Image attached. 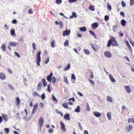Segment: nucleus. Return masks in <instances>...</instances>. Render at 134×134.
I'll use <instances>...</instances> for the list:
<instances>
[{
	"instance_id": "f257e3e1",
	"label": "nucleus",
	"mask_w": 134,
	"mask_h": 134,
	"mask_svg": "<svg viewBox=\"0 0 134 134\" xmlns=\"http://www.w3.org/2000/svg\"><path fill=\"white\" fill-rule=\"evenodd\" d=\"M112 45L114 47L118 46V45L115 38L113 36L111 37V38L108 41L107 46L109 47Z\"/></svg>"
},
{
	"instance_id": "f03ea898",
	"label": "nucleus",
	"mask_w": 134,
	"mask_h": 134,
	"mask_svg": "<svg viewBox=\"0 0 134 134\" xmlns=\"http://www.w3.org/2000/svg\"><path fill=\"white\" fill-rule=\"evenodd\" d=\"M53 74V73L51 72L47 77V79L49 83H51V82L54 83L55 82L56 79L54 76L52 77Z\"/></svg>"
},
{
	"instance_id": "7ed1b4c3",
	"label": "nucleus",
	"mask_w": 134,
	"mask_h": 134,
	"mask_svg": "<svg viewBox=\"0 0 134 134\" xmlns=\"http://www.w3.org/2000/svg\"><path fill=\"white\" fill-rule=\"evenodd\" d=\"M41 51H40L37 55L36 62L37 65L38 66L40 65V62L41 61Z\"/></svg>"
},
{
	"instance_id": "20e7f679",
	"label": "nucleus",
	"mask_w": 134,
	"mask_h": 134,
	"mask_svg": "<svg viewBox=\"0 0 134 134\" xmlns=\"http://www.w3.org/2000/svg\"><path fill=\"white\" fill-rule=\"evenodd\" d=\"M24 111L25 113L24 112L22 111L21 112V114H20V116L21 117L20 118H26L27 115V111L26 109H24Z\"/></svg>"
},
{
	"instance_id": "39448f33",
	"label": "nucleus",
	"mask_w": 134,
	"mask_h": 134,
	"mask_svg": "<svg viewBox=\"0 0 134 134\" xmlns=\"http://www.w3.org/2000/svg\"><path fill=\"white\" fill-rule=\"evenodd\" d=\"M67 28H66L65 29V30L63 31V35L64 36H65L66 35H69L70 34V30H67Z\"/></svg>"
},
{
	"instance_id": "423d86ee",
	"label": "nucleus",
	"mask_w": 134,
	"mask_h": 134,
	"mask_svg": "<svg viewBox=\"0 0 134 134\" xmlns=\"http://www.w3.org/2000/svg\"><path fill=\"white\" fill-rule=\"evenodd\" d=\"M38 123L40 127H42L43 125V120L42 118H40L38 120Z\"/></svg>"
},
{
	"instance_id": "0eeeda50",
	"label": "nucleus",
	"mask_w": 134,
	"mask_h": 134,
	"mask_svg": "<svg viewBox=\"0 0 134 134\" xmlns=\"http://www.w3.org/2000/svg\"><path fill=\"white\" fill-rule=\"evenodd\" d=\"M38 104L37 103L35 104L33 108L32 111V114H34L37 109Z\"/></svg>"
},
{
	"instance_id": "6e6552de",
	"label": "nucleus",
	"mask_w": 134,
	"mask_h": 134,
	"mask_svg": "<svg viewBox=\"0 0 134 134\" xmlns=\"http://www.w3.org/2000/svg\"><path fill=\"white\" fill-rule=\"evenodd\" d=\"M104 55L108 58H110L111 57V53L109 52L105 51L104 53Z\"/></svg>"
},
{
	"instance_id": "1a4fd4ad",
	"label": "nucleus",
	"mask_w": 134,
	"mask_h": 134,
	"mask_svg": "<svg viewBox=\"0 0 134 134\" xmlns=\"http://www.w3.org/2000/svg\"><path fill=\"white\" fill-rule=\"evenodd\" d=\"M60 124L61 125L60 129L63 131H66V129L65 128V124L62 122H60Z\"/></svg>"
},
{
	"instance_id": "9d476101",
	"label": "nucleus",
	"mask_w": 134,
	"mask_h": 134,
	"mask_svg": "<svg viewBox=\"0 0 134 134\" xmlns=\"http://www.w3.org/2000/svg\"><path fill=\"white\" fill-rule=\"evenodd\" d=\"M6 76L5 74L3 72L0 73V79L2 80H4L6 78Z\"/></svg>"
},
{
	"instance_id": "9b49d317",
	"label": "nucleus",
	"mask_w": 134,
	"mask_h": 134,
	"mask_svg": "<svg viewBox=\"0 0 134 134\" xmlns=\"http://www.w3.org/2000/svg\"><path fill=\"white\" fill-rule=\"evenodd\" d=\"M15 102L16 103V105L17 106H18L19 104L20 103V100L18 97H17L15 98Z\"/></svg>"
},
{
	"instance_id": "f8f14e48",
	"label": "nucleus",
	"mask_w": 134,
	"mask_h": 134,
	"mask_svg": "<svg viewBox=\"0 0 134 134\" xmlns=\"http://www.w3.org/2000/svg\"><path fill=\"white\" fill-rule=\"evenodd\" d=\"M126 44L127 46V47L128 48L130 51L131 52H132V49L130 45L129 44V42L127 41H126Z\"/></svg>"
},
{
	"instance_id": "ddd939ff",
	"label": "nucleus",
	"mask_w": 134,
	"mask_h": 134,
	"mask_svg": "<svg viewBox=\"0 0 134 134\" xmlns=\"http://www.w3.org/2000/svg\"><path fill=\"white\" fill-rule=\"evenodd\" d=\"M98 26V22H96L93 23L91 26L92 27L93 29H95Z\"/></svg>"
},
{
	"instance_id": "4468645a",
	"label": "nucleus",
	"mask_w": 134,
	"mask_h": 134,
	"mask_svg": "<svg viewBox=\"0 0 134 134\" xmlns=\"http://www.w3.org/2000/svg\"><path fill=\"white\" fill-rule=\"evenodd\" d=\"M64 119L67 120H70L69 114L67 113L64 116Z\"/></svg>"
},
{
	"instance_id": "2eb2a0df",
	"label": "nucleus",
	"mask_w": 134,
	"mask_h": 134,
	"mask_svg": "<svg viewBox=\"0 0 134 134\" xmlns=\"http://www.w3.org/2000/svg\"><path fill=\"white\" fill-rule=\"evenodd\" d=\"M18 44V43L14 42H10L9 43V44L10 46H15Z\"/></svg>"
},
{
	"instance_id": "dca6fc26",
	"label": "nucleus",
	"mask_w": 134,
	"mask_h": 134,
	"mask_svg": "<svg viewBox=\"0 0 134 134\" xmlns=\"http://www.w3.org/2000/svg\"><path fill=\"white\" fill-rule=\"evenodd\" d=\"M2 116L5 121L7 122L8 119V116L5 114H2Z\"/></svg>"
},
{
	"instance_id": "f3484780",
	"label": "nucleus",
	"mask_w": 134,
	"mask_h": 134,
	"mask_svg": "<svg viewBox=\"0 0 134 134\" xmlns=\"http://www.w3.org/2000/svg\"><path fill=\"white\" fill-rule=\"evenodd\" d=\"M89 9L92 11H94L95 10L94 6L93 5H90L89 7Z\"/></svg>"
},
{
	"instance_id": "a211bd4d",
	"label": "nucleus",
	"mask_w": 134,
	"mask_h": 134,
	"mask_svg": "<svg viewBox=\"0 0 134 134\" xmlns=\"http://www.w3.org/2000/svg\"><path fill=\"white\" fill-rule=\"evenodd\" d=\"M109 77L111 80V81L112 82H115V79L113 77L112 75L110 74L109 75Z\"/></svg>"
},
{
	"instance_id": "6ab92c4d",
	"label": "nucleus",
	"mask_w": 134,
	"mask_h": 134,
	"mask_svg": "<svg viewBox=\"0 0 134 134\" xmlns=\"http://www.w3.org/2000/svg\"><path fill=\"white\" fill-rule=\"evenodd\" d=\"M62 105L63 107L66 109H67L68 108V105L67 103H63L62 104Z\"/></svg>"
},
{
	"instance_id": "aec40b11",
	"label": "nucleus",
	"mask_w": 134,
	"mask_h": 134,
	"mask_svg": "<svg viewBox=\"0 0 134 134\" xmlns=\"http://www.w3.org/2000/svg\"><path fill=\"white\" fill-rule=\"evenodd\" d=\"M93 114L95 116L97 117H99L101 115L98 112H94L93 113Z\"/></svg>"
},
{
	"instance_id": "412c9836",
	"label": "nucleus",
	"mask_w": 134,
	"mask_h": 134,
	"mask_svg": "<svg viewBox=\"0 0 134 134\" xmlns=\"http://www.w3.org/2000/svg\"><path fill=\"white\" fill-rule=\"evenodd\" d=\"M10 34L12 36L15 35L16 36V34L15 33V30L14 29H11L10 31Z\"/></svg>"
},
{
	"instance_id": "4be33fe9",
	"label": "nucleus",
	"mask_w": 134,
	"mask_h": 134,
	"mask_svg": "<svg viewBox=\"0 0 134 134\" xmlns=\"http://www.w3.org/2000/svg\"><path fill=\"white\" fill-rule=\"evenodd\" d=\"M74 111L76 112H79L80 111V107L79 106H78L75 109Z\"/></svg>"
},
{
	"instance_id": "5701e85b",
	"label": "nucleus",
	"mask_w": 134,
	"mask_h": 134,
	"mask_svg": "<svg viewBox=\"0 0 134 134\" xmlns=\"http://www.w3.org/2000/svg\"><path fill=\"white\" fill-rule=\"evenodd\" d=\"M126 89L127 93H130L131 92V90L129 86H127L125 87Z\"/></svg>"
},
{
	"instance_id": "b1692460",
	"label": "nucleus",
	"mask_w": 134,
	"mask_h": 134,
	"mask_svg": "<svg viewBox=\"0 0 134 134\" xmlns=\"http://www.w3.org/2000/svg\"><path fill=\"white\" fill-rule=\"evenodd\" d=\"M84 52L85 54L87 55H89L90 54V52L88 49H84Z\"/></svg>"
},
{
	"instance_id": "393cba45",
	"label": "nucleus",
	"mask_w": 134,
	"mask_h": 134,
	"mask_svg": "<svg viewBox=\"0 0 134 134\" xmlns=\"http://www.w3.org/2000/svg\"><path fill=\"white\" fill-rule=\"evenodd\" d=\"M80 30L82 31L85 32L86 30V28L85 27H80L79 28Z\"/></svg>"
},
{
	"instance_id": "a878e982",
	"label": "nucleus",
	"mask_w": 134,
	"mask_h": 134,
	"mask_svg": "<svg viewBox=\"0 0 134 134\" xmlns=\"http://www.w3.org/2000/svg\"><path fill=\"white\" fill-rule=\"evenodd\" d=\"M132 126L131 125H129L128 127H127V130L128 131H130L132 130Z\"/></svg>"
},
{
	"instance_id": "bb28decb",
	"label": "nucleus",
	"mask_w": 134,
	"mask_h": 134,
	"mask_svg": "<svg viewBox=\"0 0 134 134\" xmlns=\"http://www.w3.org/2000/svg\"><path fill=\"white\" fill-rule=\"evenodd\" d=\"M111 113L110 112H108L107 113V116L108 118V120H110L111 119Z\"/></svg>"
},
{
	"instance_id": "cd10ccee",
	"label": "nucleus",
	"mask_w": 134,
	"mask_h": 134,
	"mask_svg": "<svg viewBox=\"0 0 134 134\" xmlns=\"http://www.w3.org/2000/svg\"><path fill=\"white\" fill-rule=\"evenodd\" d=\"M126 23V21L124 19H123L121 21V23L123 26H125Z\"/></svg>"
},
{
	"instance_id": "c85d7f7f",
	"label": "nucleus",
	"mask_w": 134,
	"mask_h": 134,
	"mask_svg": "<svg viewBox=\"0 0 134 134\" xmlns=\"http://www.w3.org/2000/svg\"><path fill=\"white\" fill-rule=\"evenodd\" d=\"M1 48L2 51H5V46L4 44H3L1 46Z\"/></svg>"
},
{
	"instance_id": "c756f323",
	"label": "nucleus",
	"mask_w": 134,
	"mask_h": 134,
	"mask_svg": "<svg viewBox=\"0 0 134 134\" xmlns=\"http://www.w3.org/2000/svg\"><path fill=\"white\" fill-rule=\"evenodd\" d=\"M64 45L65 46H68L69 45V42L68 40H66L64 43Z\"/></svg>"
},
{
	"instance_id": "7c9ffc66",
	"label": "nucleus",
	"mask_w": 134,
	"mask_h": 134,
	"mask_svg": "<svg viewBox=\"0 0 134 134\" xmlns=\"http://www.w3.org/2000/svg\"><path fill=\"white\" fill-rule=\"evenodd\" d=\"M70 68V64H68L67 66L64 68V70L65 71L68 70Z\"/></svg>"
},
{
	"instance_id": "2f4dec72",
	"label": "nucleus",
	"mask_w": 134,
	"mask_h": 134,
	"mask_svg": "<svg viewBox=\"0 0 134 134\" xmlns=\"http://www.w3.org/2000/svg\"><path fill=\"white\" fill-rule=\"evenodd\" d=\"M107 98L108 100L110 102H113L112 98L111 97L108 96L107 97Z\"/></svg>"
},
{
	"instance_id": "473e14b6",
	"label": "nucleus",
	"mask_w": 134,
	"mask_h": 134,
	"mask_svg": "<svg viewBox=\"0 0 134 134\" xmlns=\"http://www.w3.org/2000/svg\"><path fill=\"white\" fill-rule=\"evenodd\" d=\"M42 86V84H38L37 86V90L39 91L40 90H41V87Z\"/></svg>"
},
{
	"instance_id": "72a5a7b5",
	"label": "nucleus",
	"mask_w": 134,
	"mask_h": 134,
	"mask_svg": "<svg viewBox=\"0 0 134 134\" xmlns=\"http://www.w3.org/2000/svg\"><path fill=\"white\" fill-rule=\"evenodd\" d=\"M86 110L87 111H89L90 110V106L88 103H87V106L86 107Z\"/></svg>"
},
{
	"instance_id": "f704fd0d",
	"label": "nucleus",
	"mask_w": 134,
	"mask_h": 134,
	"mask_svg": "<svg viewBox=\"0 0 134 134\" xmlns=\"http://www.w3.org/2000/svg\"><path fill=\"white\" fill-rule=\"evenodd\" d=\"M107 8L108 9H109L110 10L111 9V6L108 3H107Z\"/></svg>"
},
{
	"instance_id": "c9c22d12",
	"label": "nucleus",
	"mask_w": 134,
	"mask_h": 134,
	"mask_svg": "<svg viewBox=\"0 0 134 134\" xmlns=\"http://www.w3.org/2000/svg\"><path fill=\"white\" fill-rule=\"evenodd\" d=\"M54 45L55 41L54 40H53L51 42V45L52 47L54 48Z\"/></svg>"
},
{
	"instance_id": "e433bc0d",
	"label": "nucleus",
	"mask_w": 134,
	"mask_h": 134,
	"mask_svg": "<svg viewBox=\"0 0 134 134\" xmlns=\"http://www.w3.org/2000/svg\"><path fill=\"white\" fill-rule=\"evenodd\" d=\"M128 122L129 123L131 122L134 123V119L133 118L129 119L128 120Z\"/></svg>"
},
{
	"instance_id": "4c0bfd02",
	"label": "nucleus",
	"mask_w": 134,
	"mask_h": 134,
	"mask_svg": "<svg viewBox=\"0 0 134 134\" xmlns=\"http://www.w3.org/2000/svg\"><path fill=\"white\" fill-rule=\"evenodd\" d=\"M55 2L58 4H59L62 2V1L61 0H56Z\"/></svg>"
},
{
	"instance_id": "58836bf2",
	"label": "nucleus",
	"mask_w": 134,
	"mask_h": 134,
	"mask_svg": "<svg viewBox=\"0 0 134 134\" xmlns=\"http://www.w3.org/2000/svg\"><path fill=\"white\" fill-rule=\"evenodd\" d=\"M121 4L122 7H125L126 4L125 2L122 1L121 2Z\"/></svg>"
},
{
	"instance_id": "ea45409f",
	"label": "nucleus",
	"mask_w": 134,
	"mask_h": 134,
	"mask_svg": "<svg viewBox=\"0 0 134 134\" xmlns=\"http://www.w3.org/2000/svg\"><path fill=\"white\" fill-rule=\"evenodd\" d=\"M64 82L66 83H68V82L67 79V77H64Z\"/></svg>"
},
{
	"instance_id": "a19ab883",
	"label": "nucleus",
	"mask_w": 134,
	"mask_h": 134,
	"mask_svg": "<svg viewBox=\"0 0 134 134\" xmlns=\"http://www.w3.org/2000/svg\"><path fill=\"white\" fill-rule=\"evenodd\" d=\"M33 96L35 97L39 96L40 97L39 95L36 92H35L33 94Z\"/></svg>"
},
{
	"instance_id": "79ce46f5",
	"label": "nucleus",
	"mask_w": 134,
	"mask_h": 134,
	"mask_svg": "<svg viewBox=\"0 0 134 134\" xmlns=\"http://www.w3.org/2000/svg\"><path fill=\"white\" fill-rule=\"evenodd\" d=\"M72 16H71L70 17V18H72L73 17H74L75 18H76V14L74 12H73L72 13Z\"/></svg>"
},
{
	"instance_id": "37998d69",
	"label": "nucleus",
	"mask_w": 134,
	"mask_h": 134,
	"mask_svg": "<svg viewBox=\"0 0 134 134\" xmlns=\"http://www.w3.org/2000/svg\"><path fill=\"white\" fill-rule=\"evenodd\" d=\"M117 26H113V29L114 32H115L116 31V29L117 27Z\"/></svg>"
},
{
	"instance_id": "c03bdc74",
	"label": "nucleus",
	"mask_w": 134,
	"mask_h": 134,
	"mask_svg": "<svg viewBox=\"0 0 134 134\" xmlns=\"http://www.w3.org/2000/svg\"><path fill=\"white\" fill-rule=\"evenodd\" d=\"M47 91H48L49 92H51L50 86L49 84L47 86Z\"/></svg>"
},
{
	"instance_id": "a18cd8bd",
	"label": "nucleus",
	"mask_w": 134,
	"mask_h": 134,
	"mask_svg": "<svg viewBox=\"0 0 134 134\" xmlns=\"http://www.w3.org/2000/svg\"><path fill=\"white\" fill-rule=\"evenodd\" d=\"M109 19V17L108 15H106L105 16L104 19L105 21H107Z\"/></svg>"
},
{
	"instance_id": "49530a36",
	"label": "nucleus",
	"mask_w": 134,
	"mask_h": 134,
	"mask_svg": "<svg viewBox=\"0 0 134 134\" xmlns=\"http://www.w3.org/2000/svg\"><path fill=\"white\" fill-rule=\"evenodd\" d=\"M32 46L34 50H36V48L35 46V44L34 43H33L32 44Z\"/></svg>"
},
{
	"instance_id": "de8ad7c7",
	"label": "nucleus",
	"mask_w": 134,
	"mask_h": 134,
	"mask_svg": "<svg viewBox=\"0 0 134 134\" xmlns=\"http://www.w3.org/2000/svg\"><path fill=\"white\" fill-rule=\"evenodd\" d=\"M134 4V0H130V4L132 5Z\"/></svg>"
},
{
	"instance_id": "09e8293b",
	"label": "nucleus",
	"mask_w": 134,
	"mask_h": 134,
	"mask_svg": "<svg viewBox=\"0 0 134 134\" xmlns=\"http://www.w3.org/2000/svg\"><path fill=\"white\" fill-rule=\"evenodd\" d=\"M41 97L42 100H43L45 98V95L44 94V93H43L42 94V95L41 96Z\"/></svg>"
},
{
	"instance_id": "8fccbe9b",
	"label": "nucleus",
	"mask_w": 134,
	"mask_h": 134,
	"mask_svg": "<svg viewBox=\"0 0 134 134\" xmlns=\"http://www.w3.org/2000/svg\"><path fill=\"white\" fill-rule=\"evenodd\" d=\"M49 57L46 60H45L44 62V63L46 64H47L48 62H49Z\"/></svg>"
},
{
	"instance_id": "3c124183",
	"label": "nucleus",
	"mask_w": 134,
	"mask_h": 134,
	"mask_svg": "<svg viewBox=\"0 0 134 134\" xmlns=\"http://www.w3.org/2000/svg\"><path fill=\"white\" fill-rule=\"evenodd\" d=\"M5 131L6 132V133H9V130L8 128H6L4 129Z\"/></svg>"
},
{
	"instance_id": "603ef678",
	"label": "nucleus",
	"mask_w": 134,
	"mask_h": 134,
	"mask_svg": "<svg viewBox=\"0 0 134 134\" xmlns=\"http://www.w3.org/2000/svg\"><path fill=\"white\" fill-rule=\"evenodd\" d=\"M71 79L72 80H75V75L73 74H72L71 75Z\"/></svg>"
},
{
	"instance_id": "864d4df0",
	"label": "nucleus",
	"mask_w": 134,
	"mask_h": 134,
	"mask_svg": "<svg viewBox=\"0 0 134 134\" xmlns=\"http://www.w3.org/2000/svg\"><path fill=\"white\" fill-rule=\"evenodd\" d=\"M59 24L60 25V28H62V26L63 25V23L62 22L60 21L59 22Z\"/></svg>"
},
{
	"instance_id": "5fc2aeb1",
	"label": "nucleus",
	"mask_w": 134,
	"mask_h": 134,
	"mask_svg": "<svg viewBox=\"0 0 134 134\" xmlns=\"http://www.w3.org/2000/svg\"><path fill=\"white\" fill-rule=\"evenodd\" d=\"M15 55V56H17L18 58H19L20 57V55L18 54V53L16 52H14Z\"/></svg>"
},
{
	"instance_id": "6e6d98bb",
	"label": "nucleus",
	"mask_w": 134,
	"mask_h": 134,
	"mask_svg": "<svg viewBox=\"0 0 134 134\" xmlns=\"http://www.w3.org/2000/svg\"><path fill=\"white\" fill-rule=\"evenodd\" d=\"M120 15L123 17L125 16V13L123 12H121L120 13Z\"/></svg>"
},
{
	"instance_id": "4d7b16f0",
	"label": "nucleus",
	"mask_w": 134,
	"mask_h": 134,
	"mask_svg": "<svg viewBox=\"0 0 134 134\" xmlns=\"http://www.w3.org/2000/svg\"><path fill=\"white\" fill-rule=\"evenodd\" d=\"M4 26V27H5V30H8L9 27L7 24H5Z\"/></svg>"
},
{
	"instance_id": "13d9d810",
	"label": "nucleus",
	"mask_w": 134,
	"mask_h": 134,
	"mask_svg": "<svg viewBox=\"0 0 134 134\" xmlns=\"http://www.w3.org/2000/svg\"><path fill=\"white\" fill-rule=\"evenodd\" d=\"M129 41L130 43L131 44L132 46L133 47H134V44H133L134 43V42H133L131 40H129Z\"/></svg>"
},
{
	"instance_id": "bf43d9fd",
	"label": "nucleus",
	"mask_w": 134,
	"mask_h": 134,
	"mask_svg": "<svg viewBox=\"0 0 134 134\" xmlns=\"http://www.w3.org/2000/svg\"><path fill=\"white\" fill-rule=\"evenodd\" d=\"M77 0H69L68 1L70 3H72L76 2Z\"/></svg>"
},
{
	"instance_id": "052dcab7",
	"label": "nucleus",
	"mask_w": 134,
	"mask_h": 134,
	"mask_svg": "<svg viewBox=\"0 0 134 134\" xmlns=\"http://www.w3.org/2000/svg\"><path fill=\"white\" fill-rule=\"evenodd\" d=\"M43 84H47V83L46 82L45 79H43L41 80Z\"/></svg>"
},
{
	"instance_id": "680f3d73",
	"label": "nucleus",
	"mask_w": 134,
	"mask_h": 134,
	"mask_svg": "<svg viewBox=\"0 0 134 134\" xmlns=\"http://www.w3.org/2000/svg\"><path fill=\"white\" fill-rule=\"evenodd\" d=\"M39 106L40 107H42L44 106V104L43 103L41 102L39 104Z\"/></svg>"
},
{
	"instance_id": "e2e57ef3",
	"label": "nucleus",
	"mask_w": 134,
	"mask_h": 134,
	"mask_svg": "<svg viewBox=\"0 0 134 134\" xmlns=\"http://www.w3.org/2000/svg\"><path fill=\"white\" fill-rule=\"evenodd\" d=\"M28 13L30 14H32L33 13V12L32 10L31 9H30L28 11Z\"/></svg>"
},
{
	"instance_id": "0e129e2a",
	"label": "nucleus",
	"mask_w": 134,
	"mask_h": 134,
	"mask_svg": "<svg viewBox=\"0 0 134 134\" xmlns=\"http://www.w3.org/2000/svg\"><path fill=\"white\" fill-rule=\"evenodd\" d=\"M8 73L12 74V71L10 69L8 68Z\"/></svg>"
},
{
	"instance_id": "69168bd1",
	"label": "nucleus",
	"mask_w": 134,
	"mask_h": 134,
	"mask_svg": "<svg viewBox=\"0 0 134 134\" xmlns=\"http://www.w3.org/2000/svg\"><path fill=\"white\" fill-rule=\"evenodd\" d=\"M9 88H10V89L11 90H14V89L13 88V87L12 86L10 85H9Z\"/></svg>"
},
{
	"instance_id": "338daca9",
	"label": "nucleus",
	"mask_w": 134,
	"mask_h": 134,
	"mask_svg": "<svg viewBox=\"0 0 134 134\" xmlns=\"http://www.w3.org/2000/svg\"><path fill=\"white\" fill-rule=\"evenodd\" d=\"M89 32L90 33V34H91L93 35L94 36H95L94 32L93 31H92L91 30H90L89 31Z\"/></svg>"
},
{
	"instance_id": "774afa93",
	"label": "nucleus",
	"mask_w": 134,
	"mask_h": 134,
	"mask_svg": "<svg viewBox=\"0 0 134 134\" xmlns=\"http://www.w3.org/2000/svg\"><path fill=\"white\" fill-rule=\"evenodd\" d=\"M17 21L15 19L13 20L12 21V23L14 24H16L17 23Z\"/></svg>"
}]
</instances>
